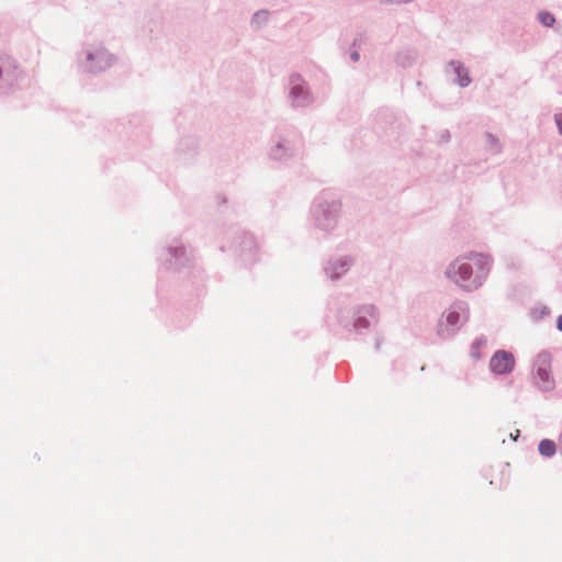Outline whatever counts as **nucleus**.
I'll use <instances>...</instances> for the list:
<instances>
[{
  "label": "nucleus",
  "instance_id": "a211bd4d",
  "mask_svg": "<svg viewBox=\"0 0 562 562\" xmlns=\"http://www.w3.org/2000/svg\"><path fill=\"white\" fill-rule=\"evenodd\" d=\"M269 12L266 10L257 11L251 18V24L256 27H260L262 24L268 22Z\"/></svg>",
  "mask_w": 562,
  "mask_h": 562
},
{
  "label": "nucleus",
  "instance_id": "1a4fd4ad",
  "mask_svg": "<svg viewBox=\"0 0 562 562\" xmlns=\"http://www.w3.org/2000/svg\"><path fill=\"white\" fill-rule=\"evenodd\" d=\"M238 243L229 246L233 248L245 262H252L255 260L257 244L251 234L240 232L237 236Z\"/></svg>",
  "mask_w": 562,
  "mask_h": 562
},
{
  "label": "nucleus",
  "instance_id": "412c9836",
  "mask_svg": "<svg viewBox=\"0 0 562 562\" xmlns=\"http://www.w3.org/2000/svg\"><path fill=\"white\" fill-rule=\"evenodd\" d=\"M350 59L352 61H358L360 59V54L358 50H353L350 53Z\"/></svg>",
  "mask_w": 562,
  "mask_h": 562
},
{
  "label": "nucleus",
  "instance_id": "ddd939ff",
  "mask_svg": "<svg viewBox=\"0 0 562 562\" xmlns=\"http://www.w3.org/2000/svg\"><path fill=\"white\" fill-rule=\"evenodd\" d=\"M167 252L170 256L168 258L170 268L178 270L189 261L187 249L180 244L170 245L167 249Z\"/></svg>",
  "mask_w": 562,
  "mask_h": 562
},
{
  "label": "nucleus",
  "instance_id": "20e7f679",
  "mask_svg": "<svg viewBox=\"0 0 562 562\" xmlns=\"http://www.w3.org/2000/svg\"><path fill=\"white\" fill-rule=\"evenodd\" d=\"M288 100L292 109H306L315 101L307 81L300 74L289 77Z\"/></svg>",
  "mask_w": 562,
  "mask_h": 562
},
{
  "label": "nucleus",
  "instance_id": "0eeeda50",
  "mask_svg": "<svg viewBox=\"0 0 562 562\" xmlns=\"http://www.w3.org/2000/svg\"><path fill=\"white\" fill-rule=\"evenodd\" d=\"M379 323V312L374 305L366 304L358 306L353 312L352 330L363 334Z\"/></svg>",
  "mask_w": 562,
  "mask_h": 562
},
{
  "label": "nucleus",
  "instance_id": "b1692460",
  "mask_svg": "<svg viewBox=\"0 0 562 562\" xmlns=\"http://www.w3.org/2000/svg\"><path fill=\"white\" fill-rule=\"evenodd\" d=\"M558 446H559V448H560V450L562 452V432L559 436Z\"/></svg>",
  "mask_w": 562,
  "mask_h": 562
},
{
  "label": "nucleus",
  "instance_id": "7ed1b4c3",
  "mask_svg": "<svg viewBox=\"0 0 562 562\" xmlns=\"http://www.w3.org/2000/svg\"><path fill=\"white\" fill-rule=\"evenodd\" d=\"M469 319V306L463 301L453 302L442 314L437 334L442 339L451 338Z\"/></svg>",
  "mask_w": 562,
  "mask_h": 562
},
{
  "label": "nucleus",
  "instance_id": "4468645a",
  "mask_svg": "<svg viewBox=\"0 0 562 562\" xmlns=\"http://www.w3.org/2000/svg\"><path fill=\"white\" fill-rule=\"evenodd\" d=\"M449 67L452 68L453 72L457 76L456 83L462 88L468 87L472 79L469 74V69L463 65L460 60H450L448 64Z\"/></svg>",
  "mask_w": 562,
  "mask_h": 562
},
{
  "label": "nucleus",
  "instance_id": "39448f33",
  "mask_svg": "<svg viewBox=\"0 0 562 562\" xmlns=\"http://www.w3.org/2000/svg\"><path fill=\"white\" fill-rule=\"evenodd\" d=\"M551 353L541 351L533 362V384L541 392H550L554 389L555 382L551 373Z\"/></svg>",
  "mask_w": 562,
  "mask_h": 562
},
{
  "label": "nucleus",
  "instance_id": "dca6fc26",
  "mask_svg": "<svg viewBox=\"0 0 562 562\" xmlns=\"http://www.w3.org/2000/svg\"><path fill=\"white\" fill-rule=\"evenodd\" d=\"M485 138H486L487 149L492 154L497 155L502 151L501 142L495 135H493L492 133H486Z\"/></svg>",
  "mask_w": 562,
  "mask_h": 562
},
{
  "label": "nucleus",
  "instance_id": "4be33fe9",
  "mask_svg": "<svg viewBox=\"0 0 562 562\" xmlns=\"http://www.w3.org/2000/svg\"><path fill=\"white\" fill-rule=\"evenodd\" d=\"M557 328L562 331V315H560L557 319Z\"/></svg>",
  "mask_w": 562,
  "mask_h": 562
},
{
  "label": "nucleus",
  "instance_id": "aec40b11",
  "mask_svg": "<svg viewBox=\"0 0 562 562\" xmlns=\"http://www.w3.org/2000/svg\"><path fill=\"white\" fill-rule=\"evenodd\" d=\"M554 120H555L557 126L559 128V133L562 135V113L555 114Z\"/></svg>",
  "mask_w": 562,
  "mask_h": 562
},
{
  "label": "nucleus",
  "instance_id": "f8f14e48",
  "mask_svg": "<svg viewBox=\"0 0 562 562\" xmlns=\"http://www.w3.org/2000/svg\"><path fill=\"white\" fill-rule=\"evenodd\" d=\"M353 261L349 256H342L331 259L327 262L324 270L330 280H337L351 268Z\"/></svg>",
  "mask_w": 562,
  "mask_h": 562
},
{
  "label": "nucleus",
  "instance_id": "5701e85b",
  "mask_svg": "<svg viewBox=\"0 0 562 562\" xmlns=\"http://www.w3.org/2000/svg\"><path fill=\"white\" fill-rule=\"evenodd\" d=\"M450 138V134L448 131H446L443 134H442V139H445L446 142H448Z\"/></svg>",
  "mask_w": 562,
  "mask_h": 562
},
{
  "label": "nucleus",
  "instance_id": "6ab92c4d",
  "mask_svg": "<svg viewBox=\"0 0 562 562\" xmlns=\"http://www.w3.org/2000/svg\"><path fill=\"white\" fill-rule=\"evenodd\" d=\"M538 21L543 25V26H547V27H551L553 26V24L555 23V18L554 15L549 12V11H540L538 13Z\"/></svg>",
  "mask_w": 562,
  "mask_h": 562
},
{
  "label": "nucleus",
  "instance_id": "6e6552de",
  "mask_svg": "<svg viewBox=\"0 0 562 562\" xmlns=\"http://www.w3.org/2000/svg\"><path fill=\"white\" fill-rule=\"evenodd\" d=\"M114 61V57L104 48H97L86 53V59L81 67L89 72H99L108 69Z\"/></svg>",
  "mask_w": 562,
  "mask_h": 562
},
{
  "label": "nucleus",
  "instance_id": "393cba45",
  "mask_svg": "<svg viewBox=\"0 0 562 562\" xmlns=\"http://www.w3.org/2000/svg\"><path fill=\"white\" fill-rule=\"evenodd\" d=\"M380 345H381V340L378 338L376 339V344H375V348L379 349L380 348Z\"/></svg>",
  "mask_w": 562,
  "mask_h": 562
},
{
  "label": "nucleus",
  "instance_id": "423d86ee",
  "mask_svg": "<svg viewBox=\"0 0 562 562\" xmlns=\"http://www.w3.org/2000/svg\"><path fill=\"white\" fill-rule=\"evenodd\" d=\"M295 138L294 131L278 134L269 151L270 158L276 161H286L294 157L297 151Z\"/></svg>",
  "mask_w": 562,
  "mask_h": 562
},
{
  "label": "nucleus",
  "instance_id": "f3484780",
  "mask_svg": "<svg viewBox=\"0 0 562 562\" xmlns=\"http://www.w3.org/2000/svg\"><path fill=\"white\" fill-rule=\"evenodd\" d=\"M486 344L487 340L485 337L476 338L471 345V357L475 360H480L482 358L480 349L484 347Z\"/></svg>",
  "mask_w": 562,
  "mask_h": 562
},
{
  "label": "nucleus",
  "instance_id": "f257e3e1",
  "mask_svg": "<svg viewBox=\"0 0 562 562\" xmlns=\"http://www.w3.org/2000/svg\"><path fill=\"white\" fill-rule=\"evenodd\" d=\"M492 262L487 255L469 252L450 262L445 274L458 286L471 292L482 286L491 271Z\"/></svg>",
  "mask_w": 562,
  "mask_h": 562
},
{
  "label": "nucleus",
  "instance_id": "f03ea898",
  "mask_svg": "<svg viewBox=\"0 0 562 562\" xmlns=\"http://www.w3.org/2000/svg\"><path fill=\"white\" fill-rule=\"evenodd\" d=\"M342 205L339 199L323 191L312 205V218L315 227L327 234L334 232L341 216Z\"/></svg>",
  "mask_w": 562,
  "mask_h": 562
},
{
  "label": "nucleus",
  "instance_id": "9b49d317",
  "mask_svg": "<svg viewBox=\"0 0 562 562\" xmlns=\"http://www.w3.org/2000/svg\"><path fill=\"white\" fill-rule=\"evenodd\" d=\"M20 69L11 57L0 58V81L1 87H12L20 77Z\"/></svg>",
  "mask_w": 562,
  "mask_h": 562
},
{
  "label": "nucleus",
  "instance_id": "2eb2a0df",
  "mask_svg": "<svg viewBox=\"0 0 562 562\" xmlns=\"http://www.w3.org/2000/svg\"><path fill=\"white\" fill-rule=\"evenodd\" d=\"M539 452L541 456L550 458L557 452V443L550 439H543L539 443Z\"/></svg>",
  "mask_w": 562,
  "mask_h": 562
},
{
  "label": "nucleus",
  "instance_id": "9d476101",
  "mask_svg": "<svg viewBox=\"0 0 562 562\" xmlns=\"http://www.w3.org/2000/svg\"><path fill=\"white\" fill-rule=\"evenodd\" d=\"M515 368V358L512 352L497 350L490 360V369L495 374H508Z\"/></svg>",
  "mask_w": 562,
  "mask_h": 562
}]
</instances>
